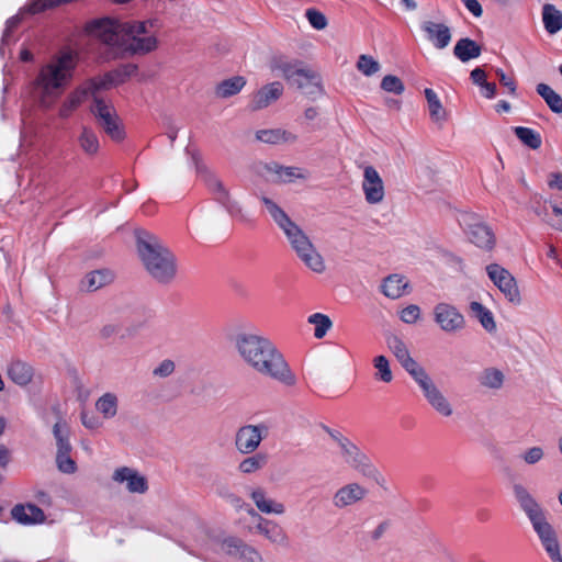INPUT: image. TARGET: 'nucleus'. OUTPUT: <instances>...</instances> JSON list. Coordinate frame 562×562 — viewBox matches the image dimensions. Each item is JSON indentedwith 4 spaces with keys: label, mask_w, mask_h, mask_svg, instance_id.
I'll list each match as a JSON object with an SVG mask.
<instances>
[{
    "label": "nucleus",
    "mask_w": 562,
    "mask_h": 562,
    "mask_svg": "<svg viewBox=\"0 0 562 562\" xmlns=\"http://www.w3.org/2000/svg\"><path fill=\"white\" fill-rule=\"evenodd\" d=\"M11 458V453L9 448L3 445H0V467L4 468L9 464Z\"/></svg>",
    "instance_id": "nucleus-57"
},
{
    "label": "nucleus",
    "mask_w": 562,
    "mask_h": 562,
    "mask_svg": "<svg viewBox=\"0 0 562 562\" xmlns=\"http://www.w3.org/2000/svg\"><path fill=\"white\" fill-rule=\"evenodd\" d=\"M461 2L475 19L483 16V8L479 0H461Z\"/></svg>",
    "instance_id": "nucleus-52"
},
{
    "label": "nucleus",
    "mask_w": 562,
    "mask_h": 562,
    "mask_svg": "<svg viewBox=\"0 0 562 562\" xmlns=\"http://www.w3.org/2000/svg\"><path fill=\"white\" fill-rule=\"evenodd\" d=\"M307 322L314 327V337L316 339H323L333 327L329 316L322 313L312 314L308 316Z\"/></svg>",
    "instance_id": "nucleus-36"
},
{
    "label": "nucleus",
    "mask_w": 562,
    "mask_h": 562,
    "mask_svg": "<svg viewBox=\"0 0 562 562\" xmlns=\"http://www.w3.org/2000/svg\"><path fill=\"white\" fill-rule=\"evenodd\" d=\"M114 274L111 270L102 268L88 272L82 281L88 292H95L112 283Z\"/></svg>",
    "instance_id": "nucleus-27"
},
{
    "label": "nucleus",
    "mask_w": 562,
    "mask_h": 562,
    "mask_svg": "<svg viewBox=\"0 0 562 562\" xmlns=\"http://www.w3.org/2000/svg\"><path fill=\"white\" fill-rule=\"evenodd\" d=\"M542 22L550 34H557L562 29V15L552 4H544L542 8Z\"/></svg>",
    "instance_id": "nucleus-33"
},
{
    "label": "nucleus",
    "mask_w": 562,
    "mask_h": 562,
    "mask_svg": "<svg viewBox=\"0 0 562 562\" xmlns=\"http://www.w3.org/2000/svg\"><path fill=\"white\" fill-rule=\"evenodd\" d=\"M472 82L480 88V93L486 99L496 94V85L487 81V75L482 68H474L470 74Z\"/></svg>",
    "instance_id": "nucleus-34"
},
{
    "label": "nucleus",
    "mask_w": 562,
    "mask_h": 562,
    "mask_svg": "<svg viewBox=\"0 0 562 562\" xmlns=\"http://www.w3.org/2000/svg\"><path fill=\"white\" fill-rule=\"evenodd\" d=\"M247 85L244 76L236 75L225 78L216 83L214 93L220 99H228L238 94Z\"/></svg>",
    "instance_id": "nucleus-25"
},
{
    "label": "nucleus",
    "mask_w": 562,
    "mask_h": 562,
    "mask_svg": "<svg viewBox=\"0 0 562 562\" xmlns=\"http://www.w3.org/2000/svg\"><path fill=\"white\" fill-rule=\"evenodd\" d=\"M306 18L310 24L316 30H324L327 26L326 16L316 10H308Z\"/></svg>",
    "instance_id": "nucleus-50"
},
{
    "label": "nucleus",
    "mask_w": 562,
    "mask_h": 562,
    "mask_svg": "<svg viewBox=\"0 0 562 562\" xmlns=\"http://www.w3.org/2000/svg\"><path fill=\"white\" fill-rule=\"evenodd\" d=\"M419 387L423 390L424 396L428 401V403L441 415L450 416L452 414V407L443 395V393L439 390V387L435 384L429 374L425 371L418 378L414 380Z\"/></svg>",
    "instance_id": "nucleus-16"
},
{
    "label": "nucleus",
    "mask_w": 562,
    "mask_h": 562,
    "mask_svg": "<svg viewBox=\"0 0 562 562\" xmlns=\"http://www.w3.org/2000/svg\"><path fill=\"white\" fill-rule=\"evenodd\" d=\"M81 423L88 429H97L99 427L98 419L89 414L81 415Z\"/></svg>",
    "instance_id": "nucleus-56"
},
{
    "label": "nucleus",
    "mask_w": 562,
    "mask_h": 562,
    "mask_svg": "<svg viewBox=\"0 0 562 562\" xmlns=\"http://www.w3.org/2000/svg\"><path fill=\"white\" fill-rule=\"evenodd\" d=\"M111 481L131 495H145L149 490L147 476L131 465H119L111 473Z\"/></svg>",
    "instance_id": "nucleus-10"
},
{
    "label": "nucleus",
    "mask_w": 562,
    "mask_h": 562,
    "mask_svg": "<svg viewBox=\"0 0 562 562\" xmlns=\"http://www.w3.org/2000/svg\"><path fill=\"white\" fill-rule=\"evenodd\" d=\"M548 255L553 258L554 260H558V256H559V252H558V248L553 245H550L548 247Z\"/></svg>",
    "instance_id": "nucleus-63"
},
{
    "label": "nucleus",
    "mask_w": 562,
    "mask_h": 562,
    "mask_svg": "<svg viewBox=\"0 0 562 562\" xmlns=\"http://www.w3.org/2000/svg\"><path fill=\"white\" fill-rule=\"evenodd\" d=\"M561 215V210L559 207V204L553 202L552 199H544V214H543V221L552 226L558 227L559 223L555 221V217H559Z\"/></svg>",
    "instance_id": "nucleus-46"
},
{
    "label": "nucleus",
    "mask_w": 562,
    "mask_h": 562,
    "mask_svg": "<svg viewBox=\"0 0 562 562\" xmlns=\"http://www.w3.org/2000/svg\"><path fill=\"white\" fill-rule=\"evenodd\" d=\"M78 59L76 50L66 48L42 67L35 86L44 105L50 104L63 92L72 78Z\"/></svg>",
    "instance_id": "nucleus-4"
},
{
    "label": "nucleus",
    "mask_w": 562,
    "mask_h": 562,
    "mask_svg": "<svg viewBox=\"0 0 562 562\" xmlns=\"http://www.w3.org/2000/svg\"><path fill=\"white\" fill-rule=\"evenodd\" d=\"M153 21L125 20L122 48L133 54H147L158 47V37L151 32Z\"/></svg>",
    "instance_id": "nucleus-8"
},
{
    "label": "nucleus",
    "mask_w": 562,
    "mask_h": 562,
    "mask_svg": "<svg viewBox=\"0 0 562 562\" xmlns=\"http://www.w3.org/2000/svg\"><path fill=\"white\" fill-rule=\"evenodd\" d=\"M71 450H59L56 451V465L59 472L64 474H75L78 470L76 461L70 457Z\"/></svg>",
    "instance_id": "nucleus-41"
},
{
    "label": "nucleus",
    "mask_w": 562,
    "mask_h": 562,
    "mask_svg": "<svg viewBox=\"0 0 562 562\" xmlns=\"http://www.w3.org/2000/svg\"><path fill=\"white\" fill-rule=\"evenodd\" d=\"M172 151L176 153V154H180V155H187V149L183 148L181 143H178V145L175 146V148H172Z\"/></svg>",
    "instance_id": "nucleus-64"
},
{
    "label": "nucleus",
    "mask_w": 562,
    "mask_h": 562,
    "mask_svg": "<svg viewBox=\"0 0 562 562\" xmlns=\"http://www.w3.org/2000/svg\"><path fill=\"white\" fill-rule=\"evenodd\" d=\"M390 348L402 367L414 380L426 371L412 358L407 346L401 339L394 338L390 342Z\"/></svg>",
    "instance_id": "nucleus-21"
},
{
    "label": "nucleus",
    "mask_w": 562,
    "mask_h": 562,
    "mask_svg": "<svg viewBox=\"0 0 562 562\" xmlns=\"http://www.w3.org/2000/svg\"><path fill=\"white\" fill-rule=\"evenodd\" d=\"M346 451L351 457L356 470L363 474L371 470V463L369 458L366 454L361 453L357 449V447L349 445V447L346 448Z\"/></svg>",
    "instance_id": "nucleus-43"
},
{
    "label": "nucleus",
    "mask_w": 562,
    "mask_h": 562,
    "mask_svg": "<svg viewBox=\"0 0 562 562\" xmlns=\"http://www.w3.org/2000/svg\"><path fill=\"white\" fill-rule=\"evenodd\" d=\"M380 87L387 93L400 95L404 93L405 86L402 79L395 75H386L382 78Z\"/></svg>",
    "instance_id": "nucleus-44"
},
{
    "label": "nucleus",
    "mask_w": 562,
    "mask_h": 562,
    "mask_svg": "<svg viewBox=\"0 0 562 562\" xmlns=\"http://www.w3.org/2000/svg\"><path fill=\"white\" fill-rule=\"evenodd\" d=\"M95 411L104 419H113L119 413V397L113 392H105L97 398L94 403Z\"/></svg>",
    "instance_id": "nucleus-28"
},
{
    "label": "nucleus",
    "mask_w": 562,
    "mask_h": 562,
    "mask_svg": "<svg viewBox=\"0 0 562 562\" xmlns=\"http://www.w3.org/2000/svg\"><path fill=\"white\" fill-rule=\"evenodd\" d=\"M479 381L480 384L485 389L499 390L504 384L505 374L502 370L490 367L482 370L479 376Z\"/></svg>",
    "instance_id": "nucleus-32"
},
{
    "label": "nucleus",
    "mask_w": 562,
    "mask_h": 562,
    "mask_svg": "<svg viewBox=\"0 0 562 562\" xmlns=\"http://www.w3.org/2000/svg\"><path fill=\"white\" fill-rule=\"evenodd\" d=\"M434 319L439 328L447 334H454L464 328V316L449 303H438L434 308Z\"/></svg>",
    "instance_id": "nucleus-15"
},
{
    "label": "nucleus",
    "mask_w": 562,
    "mask_h": 562,
    "mask_svg": "<svg viewBox=\"0 0 562 562\" xmlns=\"http://www.w3.org/2000/svg\"><path fill=\"white\" fill-rule=\"evenodd\" d=\"M125 20L101 18L86 24L85 31L100 42L122 48Z\"/></svg>",
    "instance_id": "nucleus-9"
},
{
    "label": "nucleus",
    "mask_w": 562,
    "mask_h": 562,
    "mask_svg": "<svg viewBox=\"0 0 562 562\" xmlns=\"http://www.w3.org/2000/svg\"><path fill=\"white\" fill-rule=\"evenodd\" d=\"M249 498L257 510H249V530L261 537L271 544L283 546L288 541L286 533L273 520L265 518L263 515L283 516L285 506L273 498L262 487H255L249 492Z\"/></svg>",
    "instance_id": "nucleus-5"
},
{
    "label": "nucleus",
    "mask_w": 562,
    "mask_h": 562,
    "mask_svg": "<svg viewBox=\"0 0 562 562\" xmlns=\"http://www.w3.org/2000/svg\"><path fill=\"white\" fill-rule=\"evenodd\" d=\"M293 137L289 132L281 128L259 130L256 132L257 140L284 139Z\"/></svg>",
    "instance_id": "nucleus-48"
},
{
    "label": "nucleus",
    "mask_w": 562,
    "mask_h": 562,
    "mask_svg": "<svg viewBox=\"0 0 562 562\" xmlns=\"http://www.w3.org/2000/svg\"><path fill=\"white\" fill-rule=\"evenodd\" d=\"M425 98L431 119L436 122L446 120L447 111L445 110L437 93L432 89L427 88L425 89Z\"/></svg>",
    "instance_id": "nucleus-35"
},
{
    "label": "nucleus",
    "mask_w": 562,
    "mask_h": 562,
    "mask_svg": "<svg viewBox=\"0 0 562 562\" xmlns=\"http://www.w3.org/2000/svg\"><path fill=\"white\" fill-rule=\"evenodd\" d=\"M356 68L363 76L371 77L381 70V64L373 56L361 54L357 59Z\"/></svg>",
    "instance_id": "nucleus-38"
},
{
    "label": "nucleus",
    "mask_w": 562,
    "mask_h": 562,
    "mask_svg": "<svg viewBox=\"0 0 562 562\" xmlns=\"http://www.w3.org/2000/svg\"><path fill=\"white\" fill-rule=\"evenodd\" d=\"M422 317L420 307L416 304H409L400 311V319L407 324H416Z\"/></svg>",
    "instance_id": "nucleus-47"
},
{
    "label": "nucleus",
    "mask_w": 562,
    "mask_h": 562,
    "mask_svg": "<svg viewBox=\"0 0 562 562\" xmlns=\"http://www.w3.org/2000/svg\"><path fill=\"white\" fill-rule=\"evenodd\" d=\"M289 82L296 86L307 95L318 97L324 94L322 76L301 61Z\"/></svg>",
    "instance_id": "nucleus-14"
},
{
    "label": "nucleus",
    "mask_w": 562,
    "mask_h": 562,
    "mask_svg": "<svg viewBox=\"0 0 562 562\" xmlns=\"http://www.w3.org/2000/svg\"><path fill=\"white\" fill-rule=\"evenodd\" d=\"M262 202L299 260L314 273H324L327 269L326 260L303 228L270 199L262 198Z\"/></svg>",
    "instance_id": "nucleus-3"
},
{
    "label": "nucleus",
    "mask_w": 562,
    "mask_h": 562,
    "mask_svg": "<svg viewBox=\"0 0 562 562\" xmlns=\"http://www.w3.org/2000/svg\"><path fill=\"white\" fill-rule=\"evenodd\" d=\"M420 30L425 40L438 50L451 44V27L443 20L427 18L420 23Z\"/></svg>",
    "instance_id": "nucleus-13"
},
{
    "label": "nucleus",
    "mask_w": 562,
    "mask_h": 562,
    "mask_svg": "<svg viewBox=\"0 0 562 562\" xmlns=\"http://www.w3.org/2000/svg\"><path fill=\"white\" fill-rule=\"evenodd\" d=\"M32 58H33V55L30 52V49L26 47H22L20 50V59L22 61H30V60H32Z\"/></svg>",
    "instance_id": "nucleus-61"
},
{
    "label": "nucleus",
    "mask_w": 562,
    "mask_h": 562,
    "mask_svg": "<svg viewBox=\"0 0 562 562\" xmlns=\"http://www.w3.org/2000/svg\"><path fill=\"white\" fill-rule=\"evenodd\" d=\"M266 434L263 424L243 425L235 432L234 447L239 454H251L260 447Z\"/></svg>",
    "instance_id": "nucleus-12"
},
{
    "label": "nucleus",
    "mask_w": 562,
    "mask_h": 562,
    "mask_svg": "<svg viewBox=\"0 0 562 562\" xmlns=\"http://www.w3.org/2000/svg\"><path fill=\"white\" fill-rule=\"evenodd\" d=\"M408 286L409 283L404 276L391 274L382 281L381 291L386 297L396 300L405 294Z\"/></svg>",
    "instance_id": "nucleus-26"
},
{
    "label": "nucleus",
    "mask_w": 562,
    "mask_h": 562,
    "mask_svg": "<svg viewBox=\"0 0 562 562\" xmlns=\"http://www.w3.org/2000/svg\"><path fill=\"white\" fill-rule=\"evenodd\" d=\"M136 252L145 271L155 282L168 284L176 279V257L156 236L139 235L136 239Z\"/></svg>",
    "instance_id": "nucleus-6"
},
{
    "label": "nucleus",
    "mask_w": 562,
    "mask_h": 562,
    "mask_svg": "<svg viewBox=\"0 0 562 562\" xmlns=\"http://www.w3.org/2000/svg\"><path fill=\"white\" fill-rule=\"evenodd\" d=\"M53 435L56 440V451L71 450L69 442V428L66 422L58 419L53 426Z\"/></svg>",
    "instance_id": "nucleus-37"
},
{
    "label": "nucleus",
    "mask_w": 562,
    "mask_h": 562,
    "mask_svg": "<svg viewBox=\"0 0 562 562\" xmlns=\"http://www.w3.org/2000/svg\"><path fill=\"white\" fill-rule=\"evenodd\" d=\"M400 3L406 11H415L418 7L416 0H401Z\"/></svg>",
    "instance_id": "nucleus-58"
},
{
    "label": "nucleus",
    "mask_w": 562,
    "mask_h": 562,
    "mask_svg": "<svg viewBox=\"0 0 562 562\" xmlns=\"http://www.w3.org/2000/svg\"><path fill=\"white\" fill-rule=\"evenodd\" d=\"M176 364L170 359L162 360L153 371L154 376L168 378L175 371Z\"/></svg>",
    "instance_id": "nucleus-51"
},
{
    "label": "nucleus",
    "mask_w": 562,
    "mask_h": 562,
    "mask_svg": "<svg viewBox=\"0 0 562 562\" xmlns=\"http://www.w3.org/2000/svg\"><path fill=\"white\" fill-rule=\"evenodd\" d=\"M485 271L492 283L503 293L509 303L515 305L521 303V293L517 280L505 267L493 262L486 266Z\"/></svg>",
    "instance_id": "nucleus-11"
},
{
    "label": "nucleus",
    "mask_w": 562,
    "mask_h": 562,
    "mask_svg": "<svg viewBox=\"0 0 562 562\" xmlns=\"http://www.w3.org/2000/svg\"><path fill=\"white\" fill-rule=\"evenodd\" d=\"M300 61L288 58L283 55H273L267 63V68L271 76L282 77L288 82L293 77V74Z\"/></svg>",
    "instance_id": "nucleus-23"
},
{
    "label": "nucleus",
    "mask_w": 562,
    "mask_h": 562,
    "mask_svg": "<svg viewBox=\"0 0 562 562\" xmlns=\"http://www.w3.org/2000/svg\"><path fill=\"white\" fill-rule=\"evenodd\" d=\"M237 465V470L243 475H251L261 471L267 463V456L265 453L246 454Z\"/></svg>",
    "instance_id": "nucleus-31"
},
{
    "label": "nucleus",
    "mask_w": 562,
    "mask_h": 562,
    "mask_svg": "<svg viewBox=\"0 0 562 562\" xmlns=\"http://www.w3.org/2000/svg\"><path fill=\"white\" fill-rule=\"evenodd\" d=\"M368 494L367 488L358 482L340 486L333 496V505L337 509H346L362 502Z\"/></svg>",
    "instance_id": "nucleus-17"
},
{
    "label": "nucleus",
    "mask_w": 562,
    "mask_h": 562,
    "mask_svg": "<svg viewBox=\"0 0 562 562\" xmlns=\"http://www.w3.org/2000/svg\"><path fill=\"white\" fill-rule=\"evenodd\" d=\"M83 150L89 155L95 154L99 150L98 143H83Z\"/></svg>",
    "instance_id": "nucleus-59"
},
{
    "label": "nucleus",
    "mask_w": 562,
    "mask_h": 562,
    "mask_svg": "<svg viewBox=\"0 0 562 562\" xmlns=\"http://www.w3.org/2000/svg\"><path fill=\"white\" fill-rule=\"evenodd\" d=\"M543 457L544 451L541 447H531L522 453L521 459L526 464L532 465L541 461Z\"/></svg>",
    "instance_id": "nucleus-49"
},
{
    "label": "nucleus",
    "mask_w": 562,
    "mask_h": 562,
    "mask_svg": "<svg viewBox=\"0 0 562 562\" xmlns=\"http://www.w3.org/2000/svg\"><path fill=\"white\" fill-rule=\"evenodd\" d=\"M317 116H318V110L316 108H308L304 112V117L306 120L312 121V120L316 119Z\"/></svg>",
    "instance_id": "nucleus-60"
},
{
    "label": "nucleus",
    "mask_w": 562,
    "mask_h": 562,
    "mask_svg": "<svg viewBox=\"0 0 562 562\" xmlns=\"http://www.w3.org/2000/svg\"><path fill=\"white\" fill-rule=\"evenodd\" d=\"M276 172L279 180L285 183L306 178V173L303 170L294 167H279Z\"/></svg>",
    "instance_id": "nucleus-45"
},
{
    "label": "nucleus",
    "mask_w": 562,
    "mask_h": 562,
    "mask_svg": "<svg viewBox=\"0 0 562 562\" xmlns=\"http://www.w3.org/2000/svg\"><path fill=\"white\" fill-rule=\"evenodd\" d=\"M514 494L520 507L528 516L547 555L552 562H562L558 532L547 520L541 506L522 485H515Z\"/></svg>",
    "instance_id": "nucleus-7"
},
{
    "label": "nucleus",
    "mask_w": 562,
    "mask_h": 562,
    "mask_svg": "<svg viewBox=\"0 0 562 562\" xmlns=\"http://www.w3.org/2000/svg\"><path fill=\"white\" fill-rule=\"evenodd\" d=\"M548 189L559 192L562 189V179L559 173H551L548 179Z\"/></svg>",
    "instance_id": "nucleus-55"
},
{
    "label": "nucleus",
    "mask_w": 562,
    "mask_h": 562,
    "mask_svg": "<svg viewBox=\"0 0 562 562\" xmlns=\"http://www.w3.org/2000/svg\"><path fill=\"white\" fill-rule=\"evenodd\" d=\"M470 241L484 251H492L496 246V236L488 224L476 222L469 226Z\"/></svg>",
    "instance_id": "nucleus-20"
},
{
    "label": "nucleus",
    "mask_w": 562,
    "mask_h": 562,
    "mask_svg": "<svg viewBox=\"0 0 562 562\" xmlns=\"http://www.w3.org/2000/svg\"><path fill=\"white\" fill-rule=\"evenodd\" d=\"M11 515L14 520L24 525L42 524L46 519L44 512L34 504H18L12 508Z\"/></svg>",
    "instance_id": "nucleus-24"
},
{
    "label": "nucleus",
    "mask_w": 562,
    "mask_h": 562,
    "mask_svg": "<svg viewBox=\"0 0 562 562\" xmlns=\"http://www.w3.org/2000/svg\"><path fill=\"white\" fill-rule=\"evenodd\" d=\"M8 375L15 384L26 386L33 381L34 370L25 362L15 361L9 367Z\"/></svg>",
    "instance_id": "nucleus-29"
},
{
    "label": "nucleus",
    "mask_w": 562,
    "mask_h": 562,
    "mask_svg": "<svg viewBox=\"0 0 562 562\" xmlns=\"http://www.w3.org/2000/svg\"><path fill=\"white\" fill-rule=\"evenodd\" d=\"M497 75L501 83L508 89L510 93H515L516 85L513 78L507 76L503 70L498 69Z\"/></svg>",
    "instance_id": "nucleus-54"
},
{
    "label": "nucleus",
    "mask_w": 562,
    "mask_h": 562,
    "mask_svg": "<svg viewBox=\"0 0 562 562\" xmlns=\"http://www.w3.org/2000/svg\"><path fill=\"white\" fill-rule=\"evenodd\" d=\"M537 92L546 100L547 104L554 112L560 113L562 111V100L560 95L553 91L548 85L539 83L537 86Z\"/></svg>",
    "instance_id": "nucleus-42"
},
{
    "label": "nucleus",
    "mask_w": 562,
    "mask_h": 562,
    "mask_svg": "<svg viewBox=\"0 0 562 562\" xmlns=\"http://www.w3.org/2000/svg\"><path fill=\"white\" fill-rule=\"evenodd\" d=\"M495 109L498 113L508 112L510 110V104L506 101H499Z\"/></svg>",
    "instance_id": "nucleus-62"
},
{
    "label": "nucleus",
    "mask_w": 562,
    "mask_h": 562,
    "mask_svg": "<svg viewBox=\"0 0 562 562\" xmlns=\"http://www.w3.org/2000/svg\"><path fill=\"white\" fill-rule=\"evenodd\" d=\"M136 69L135 65H126L114 71L86 80L68 94L63 104L61 113L66 115L81 103L90 100L93 102L92 112L99 117L108 135L112 138L126 137L121 121L114 110L103 101L102 94L124 83L128 77L136 72Z\"/></svg>",
    "instance_id": "nucleus-1"
},
{
    "label": "nucleus",
    "mask_w": 562,
    "mask_h": 562,
    "mask_svg": "<svg viewBox=\"0 0 562 562\" xmlns=\"http://www.w3.org/2000/svg\"><path fill=\"white\" fill-rule=\"evenodd\" d=\"M284 92V86L280 81H272L259 88L251 98V106L262 110L277 102Z\"/></svg>",
    "instance_id": "nucleus-19"
},
{
    "label": "nucleus",
    "mask_w": 562,
    "mask_h": 562,
    "mask_svg": "<svg viewBox=\"0 0 562 562\" xmlns=\"http://www.w3.org/2000/svg\"><path fill=\"white\" fill-rule=\"evenodd\" d=\"M515 133L520 140H536L540 138V135L527 127H516Z\"/></svg>",
    "instance_id": "nucleus-53"
},
{
    "label": "nucleus",
    "mask_w": 562,
    "mask_h": 562,
    "mask_svg": "<svg viewBox=\"0 0 562 562\" xmlns=\"http://www.w3.org/2000/svg\"><path fill=\"white\" fill-rule=\"evenodd\" d=\"M373 368L375 370V378L383 383H391L393 381V372L389 359L383 356H376L373 359Z\"/></svg>",
    "instance_id": "nucleus-40"
},
{
    "label": "nucleus",
    "mask_w": 562,
    "mask_h": 562,
    "mask_svg": "<svg viewBox=\"0 0 562 562\" xmlns=\"http://www.w3.org/2000/svg\"><path fill=\"white\" fill-rule=\"evenodd\" d=\"M362 191L369 204H379L384 200V182L373 167H366L363 171Z\"/></svg>",
    "instance_id": "nucleus-18"
},
{
    "label": "nucleus",
    "mask_w": 562,
    "mask_h": 562,
    "mask_svg": "<svg viewBox=\"0 0 562 562\" xmlns=\"http://www.w3.org/2000/svg\"><path fill=\"white\" fill-rule=\"evenodd\" d=\"M223 546L226 553L238 562H261V555L256 549L237 539H227Z\"/></svg>",
    "instance_id": "nucleus-22"
},
{
    "label": "nucleus",
    "mask_w": 562,
    "mask_h": 562,
    "mask_svg": "<svg viewBox=\"0 0 562 562\" xmlns=\"http://www.w3.org/2000/svg\"><path fill=\"white\" fill-rule=\"evenodd\" d=\"M234 345L241 361L254 372L286 387L297 384L296 374L268 337L256 333H240L235 337Z\"/></svg>",
    "instance_id": "nucleus-2"
},
{
    "label": "nucleus",
    "mask_w": 562,
    "mask_h": 562,
    "mask_svg": "<svg viewBox=\"0 0 562 562\" xmlns=\"http://www.w3.org/2000/svg\"><path fill=\"white\" fill-rule=\"evenodd\" d=\"M470 308L472 313L475 315V317L480 321L481 325L487 331H495L496 323L491 311H488L479 302H472Z\"/></svg>",
    "instance_id": "nucleus-39"
},
{
    "label": "nucleus",
    "mask_w": 562,
    "mask_h": 562,
    "mask_svg": "<svg viewBox=\"0 0 562 562\" xmlns=\"http://www.w3.org/2000/svg\"><path fill=\"white\" fill-rule=\"evenodd\" d=\"M454 56L462 63L475 59L481 55V46L471 38L459 40L453 48Z\"/></svg>",
    "instance_id": "nucleus-30"
}]
</instances>
